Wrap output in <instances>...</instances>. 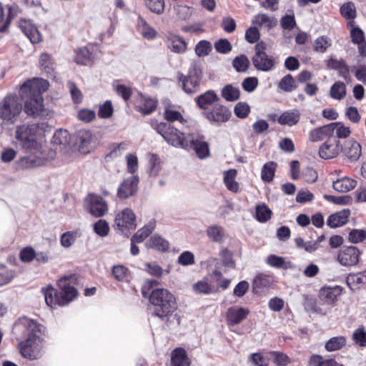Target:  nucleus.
Returning <instances> with one entry per match:
<instances>
[{
	"mask_svg": "<svg viewBox=\"0 0 366 366\" xmlns=\"http://www.w3.org/2000/svg\"><path fill=\"white\" fill-rule=\"evenodd\" d=\"M279 88L286 92H291L296 89L297 84L291 74H287L278 84Z\"/></svg>",
	"mask_w": 366,
	"mask_h": 366,
	"instance_id": "nucleus-41",
	"label": "nucleus"
},
{
	"mask_svg": "<svg viewBox=\"0 0 366 366\" xmlns=\"http://www.w3.org/2000/svg\"><path fill=\"white\" fill-rule=\"evenodd\" d=\"M320 298L322 301L331 304L335 301L336 295L331 288H322L320 291Z\"/></svg>",
	"mask_w": 366,
	"mask_h": 366,
	"instance_id": "nucleus-57",
	"label": "nucleus"
},
{
	"mask_svg": "<svg viewBox=\"0 0 366 366\" xmlns=\"http://www.w3.org/2000/svg\"><path fill=\"white\" fill-rule=\"evenodd\" d=\"M204 116L211 122L223 123L229 120L231 112L227 107L216 104L211 110L205 112Z\"/></svg>",
	"mask_w": 366,
	"mask_h": 366,
	"instance_id": "nucleus-13",
	"label": "nucleus"
},
{
	"mask_svg": "<svg viewBox=\"0 0 366 366\" xmlns=\"http://www.w3.org/2000/svg\"><path fill=\"white\" fill-rule=\"evenodd\" d=\"M249 110V107L247 103L239 102L234 107V112L237 117L244 118L248 115Z\"/></svg>",
	"mask_w": 366,
	"mask_h": 366,
	"instance_id": "nucleus-61",
	"label": "nucleus"
},
{
	"mask_svg": "<svg viewBox=\"0 0 366 366\" xmlns=\"http://www.w3.org/2000/svg\"><path fill=\"white\" fill-rule=\"evenodd\" d=\"M136 217L134 212L129 209H124L115 218L117 227L124 232V229H134L136 227Z\"/></svg>",
	"mask_w": 366,
	"mask_h": 366,
	"instance_id": "nucleus-14",
	"label": "nucleus"
},
{
	"mask_svg": "<svg viewBox=\"0 0 366 366\" xmlns=\"http://www.w3.org/2000/svg\"><path fill=\"white\" fill-rule=\"evenodd\" d=\"M48 128V124L44 122L16 127L15 137L17 145L26 152L31 153L30 155L20 159L21 169L38 167L48 161L44 155L45 151L39 150L41 145L37 140Z\"/></svg>",
	"mask_w": 366,
	"mask_h": 366,
	"instance_id": "nucleus-1",
	"label": "nucleus"
},
{
	"mask_svg": "<svg viewBox=\"0 0 366 366\" xmlns=\"http://www.w3.org/2000/svg\"><path fill=\"white\" fill-rule=\"evenodd\" d=\"M218 100L217 94L212 90L207 91L195 99L197 106L204 110L207 109L209 106Z\"/></svg>",
	"mask_w": 366,
	"mask_h": 366,
	"instance_id": "nucleus-21",
	"label": "nucleus"
},
{
	"mask_svg": "<svg viewBox=\"0 0 366 366\" xmlns=\"http://www.w3.org/2000/svg\"><path fill=\"white\" fill-rule=\"evenodd\" d=\"M184 149L194 150L200 159H204L209 154L207 142L195 139L193 134H191L187 142V146Z\"/></svg>",
	"mask_w": 366,
	"mask_h": 366,
	"instance_id": "nucleus-17",
	"label": "nucleus"
},
{
	"mask_svg": "<svg viewBox=\"0 0 366 366\" xmlns=\"http://www.w3.org/2000/svg\"><path fill=\"white\" fill-rule=\"evenodd\" d=\"M75 145L82 153H88L96 145V139L90 130L79 129L75 134Z\"/></svg>",
	"mask_w": 366,
	"mask_h": 366,
	"instance_id": "nucleus-10",
	"label": "nucleus"
},
{
	"mask_svg": "<svg viewBox=\"0 0 366 366\" xmlns=\"http://www.w3.org/2000/svg\"><path fill=\"white\" fill-rule=\"evenodd\" d=\"M23 110L21 97L7 94L0 102V118L14 124Z\"/></svg>",
	"mask_w": 366,
	"mask_h": 366,
	"instance_id": "nucleus-6",
	"label": "nucleus"
},
{
	"mask_svg": "<svg viewBox=\"0 0 366 366\" xmlns=\"http://www.w3.org/2000/svg\"><path fill=\"white\" fill-rule=\"evenodd\" d=\"M168 48L175 53H183L187 48L185 41L176 35H171L167 38V41Z\"/></svg>",
	"mask_w": 366,
	"mask_h": 366,
	"instance_id": "nucleus-28",
	"label": "nucleus"
},
{
	"mask_svg": "<svg viewBox=\"0 0 366 366\" xmlns=\"http://www.w3.org/2000/svg\"><path fill=\"white\" fill-rule=\"evenodd\" d=\"M265 49L264 42L257 43L255 46V54L252 58L254 66L262 71H269L274 66L273 59L266 54Z\"/></svg>",
	"mask_w": 366,
	"mask_h": 366,
	"instance_id": "nucleus-9",
	"label": "nucleus"
},
{
	"mask_svg": "<svg viewBox=\"0 0 366 366\" xmlns=\"http://www.w3.org/2000/svg\"><path fill=\"white\" fill-rule=\"evenodd\" d=\"M74 61L81 65H88L93 61L94 56L89 46L79 48L75 50Z\"/></svg>",
	"mask_w": 366,
	"mask_h": 366,
	"instance_id": "nucleus-26",
	"label": "nucleus"
},
{
	"mask_svg": "<svg viewBox=\"0 0 366 366\" xmlns=\"http://www.w3.org/2000/svg\"><path fill=\"white\" fill-rule=\"evenodd\" d=\"M206 232L209 239L212 242L220 243L224 239V230L219 225L214 224L208 227Z\"/></svg>",
	"mask_w": 366,
	"mask_h": 366,
	"instance_id": "nucleus-31",
	"label": "nucleus"
},
{
	"mask_svg": "<svg viewBox=\"0 0 366 366\" xmlns=\"http://www.w3.org/2000/svg\"><path fill=\"white\" fill-rule=\"evenodd\" d=\"M309 363L310 366H344L333 359L324 360L322 356L318 355L311 356Z\"/></svg>",
	"mask_w": 366,
	"mask_h": 366,
	"instance_id": "nucleus-37",
	"label": "nucleus"
},
{
	"mask_svg": "<svg viewBox=\"0 0 366 366\" xmlns=\"http://www.w3.org/2000/svg\"><path fill=\"white\" fill-rule=\"evenodd\" d=\"M349 240L352 243H359L366 239V231L363 229H352L349 233Z\"/></svg>",
	"mask_w": 366,
	"mask_h": 366,
	"instance_id": "nucleus-53",
	"label": "nucleus"
},
{
	"mask_svg": "<svg viewBox=\"0 0 366 366\" xmlns=\"http://www.w3.org/2000/svg\"><path fill=\"white\" fill-rule=\"evenodd\" d=\"M159 284L154 280L146 281L142 287V294L154 306L153 315L167 320L177 308L176 298L167 289L156 288Z\"/></svg>",
	"mask_w": 366,
	"mask_h": 366,
	"instance_id": "nucleus-2",
	"label": "nucleus"
},
{
	"mask_svg": "<svg viewBox=\"0 0 366 366\" xmlns=\"http://www.w3.org/2000/svg\"><path fill=\"white\" fill-rule=\"evenodd\" d=\"M277 164L273 161L264 164L261 171V178L264 182H270L273 180Z\"/></svg>",
	"mask_w": 366,
	"mask_h": 366,
	"instance_id": "nucleus-34",
	"label": "nucleus"
},
{
	"mask_svg": "<svg viewBox=\"0 0 366 366\" xmlns=\"http://www.w3.org/2000/svg\"><path fill=\"white\" fill-rule=\"evenodd\" d=\"M249 311L247 309L239 307H231L227 310L226 319L228 325L234 326L242 322L249 315Z\"/></svg>",
	"mask_w": 366,
	"mask_h": 366,
	"instance_id": "nucleus-18",
	"label": "nucleus"
},
{
	"mask_svg": "<svg viewBox=\"0 0 366 366\" xmlns=\"http://www.w3.org/2000/svg\"><path fill=\"white\" fill-rule=\"evenodd\" d=\"M267 263L268 264H269L270 266L277 267V268L285 267V259L282 257H280V256H277L275 254L269 255L267 258Z\"/></svg>",
	"mask_w": 366,
	"mask_h": 366,
	"instance_id": "nucleus-62",
	"label": "nucleus"
},
{
	"mask_svg": "<svg viewBox=\"0 0 366 366\" xmlns=\"http://www.w3.org/2000/svg\"><path fill=\"white\" fill-rule=\"evenodd\" d=\"M340 151L351 161H357L361 155V146L354 140H347L340 147Z\"/></svg>",
	"mask_w": 366,
	"mask_h": 366,
	"instance_id": "nucleus-19",
	"label": "nucleus"
},
{
	"mask_svg": "<svg viewBox=\"0 0 366 366\" xmlns=\"http://www.w3.org/2000/svg\"><path fill=\"white\" fill-rule=\"evenodd\" d=\"M108 210L107 202L99 196L90 195L88 197V211L96 217L104 216Z\"/></svg>",
	"mask_w": 366,
	"mask_h": 366,
	"instance_id": "nucleus-16",
	"label": "nucleus"
},
{
	"mask_svg": "<svg viewBox=\"0 0 366 366\" xmlns=\"http://www.w3.org/2000/svg\"><path fill=\"white\" fill-rule=\"evenodd\" d=\"M178 263L184 266L193 264L194 263V256L191 252L185 251L179 256Z\"/></svg>",
	"mask_w": 366,
	"mask_h": 366,
	"instance_id": "nucleus-64",
	"label": "nucleus"
},
{
	"mask_svg": "<svg viewBox=\"0 0 366 366\" xmlns=\"http://www.w3.org/2000/svg\"><path fill=\"white\" fill-rule=\"evenodd\" d=\"M54 145L62 146L66 148L70 145V135L66 130L59 129L55 132L51 139Z\"/></svg>",
	"mask_w": 366,
	"mask_h": 366,
	"instance_id": "nucleus-30",
	"label": "nucleus"
},
{
	"mask_svg": "<svg viewBox=\"0 0 366 366\" xmlns=\"http://www.w3.org/2000/svg\"><path fill=\"white\" fill-rule=\"evenodd\" d=\"M330 45L329 39L322 36L315 41L314 49L317 52L324 53Z\"/></svg>",
	"mask_w": 366,
	"mask_h": 366,
	"instance_id": "nucleus-49",
	"label": "nucleus"
},
{
	"mask_svg": "<svg viewBox=\"0 0 366 366\" xmlns=\"http://www.w3.org/2000/svg\"><path fill=\"white\" fill-rule=\"evenodd\" d=\"M222 97L229 102H234L239 97V90L232 84L225 86L222 90Z\"/></svg>",
	"mask_w": 366,
	"mask_h": 366,
	"instance_id": "nucleus-40",
	"label": "nucleus"
},
{
	"mask_svg": "<svg viewBox=\"0 0 366 366\" xmlns=\"http://www.w3.org/2000/svg\"><path fill=\"white\" fill-rule=\"evenodd\" d=\"M352 340L360 347L366 346V332L363 327L356 329L352 334Z\"/></svg>",
	"mask_w": 366,
	"mask_h": 366,
	"instance_id": "nucleus-46",
	"label": "nucleus"
},
{
	"mask_svg": "<svg viewBox=\"0 0 366 366\" xmlns=\"http://www.w3.org/2000/svg\"><path fill=\"white\" fill-rule=\"evenodd\" d=\"M212 44L207 40H202L197 43L195 46L196 54L201 57L207 56L212 51Z\"/></svg>",
	"mask_w": 366,
	"mask_h": 366,
	"instance_id": "nucleus-43",
	"label": "nucleus"
},
{
	"mask_svg": "<svg viewBox=\"0 0 366 366\" xmlns=\"http://www.w3.org/2000/svg\"><path fill=\"white\" fill-rule=\"evenodd\" d=\"M345 345L346 339L344 336L333 337L326 342L325 348L328 352H333L342 349Z\"/></svg>",
	"mask_w": 366,
	"mask_h": 366,
	"instance_id": "nucleus-35",
	"label": "nucleus"
},
{
	"mask_svg": "<svg viewBox=\"0 0 366 366\" xmlns=\"http://www.w3.org/2000/svg\"><path fill=\"white\" fill-rule=\"evenodd\" d=\"M35 253V250L31 247H27L20 252L19 257L22 262H30L34 259Z\"/></svg>",
	"mask_w": 366,
	"mask_h": 366,
	"instance_id": "nucleus-63",
	"label": "nucleus"
},
{
	"mask_svg": "<svg viewBox=\"0 0 366 366\" xmlns=\"http://www.w3.org/2000/svg\"><path fill=\"white\" fill-rule=\"evenodd\" d=\"M94 231L98 235L105 237L109 231V224L105 220L99 219L94 224Z\"/></svg>",
	"mask_w": 366,
	"mask_h": 366,
	"instance_id": "nucleus-50",
	"label": "nucleus"
},
{
	"mask_svg": "<svg viewBox=\"0 0 366 366\" xmlns=\"http://www.w3.org/2000/svg\"><path fill=\"white\" fill-rule=\"evenodd\" d=\"M324 198L325 199L328 200L329 202H331L334 204H340V205L349 204L352 202V198L348 195L337 197V196L326 194L324 196Z\"/></svg>",
	"mask_w": 366,
	"mask_h": 366,
	"instance_id": "nucleus-54",
	"label": "nucleus"
},
{
	"mask_svg": "<svg viewBox=\"0 0 366 366\" xmlns=\"http://www.w3.org/2000/svg\"><path fill=\"white\" fill-rule=\"evenodd\" d=\"M113 114V107L111 101H106L102 105L99 107L98 115L101 118H109Z\"/></svg>",
	"mask_w": 366,
	"mask_h": 366,
	"instance_id": "nucleus-55",
	"label": "nucleus"
},
{
	"mask_svg": "<svg viewBox=\"0 0 366 366\" xmlns=\"http://www.w3.org/2000/svg\"><path fill=\"white\" fill-rule=\"evenodd\" d=\"M137 25L139 31L144 38L152 39L155 37L157 34L156 31L140 16L138 17Z\"/></svg>",
	"mask_w": 366,
	"mask_h": 366,
	"instance_id": "nucleus-29",
	"label": "nucleus"
},
{
	"mask_svg": "<svg viewBox=\"0 0 366 366\" xmlns=\"http://www.w3.org/2000/svg\"><path fill=\"white\" fill-rule=\"evenodd\" d=\"M300 119V113L297 109L288 110L283 112L278 119V122L282 125L290 127L297 124Z\"/></svg>",
	"mask_w": 366,
	"mask_h": 366,
	"instance_id": "nucleus-25",
	"label": "nucleus"
},
{
	"mask_svg": "<svg viewBox=\"0 0 366 366\" xmlns=\"http://www.w3.org/2000/svg\"><path fill=\"white\" fill-rule=\"evenodd\" d=\"M139 179L137 176H131L126 179L117 189V196L120 199H127L136 194Z\"/></svg>",
	"mask_w": 366,
	"mask_h": 366,
	"instance_id": "nucleus-12",
	"label": "nucleus"
},
{
	"mask_svg": "<svg viewBox=\"0 0 366 366\" xmlns=\"http://www.w3.org/2000/svg\"><path fill=\"white\" fill-rule=\"evenodd\" d=\"M75 281V276H65L57 282L59 291L51 286L42 288L46 303L49 306L53 305L64 306L71 302L77 295V291L72 285Z\"/></svg>",
	"mask_w": 366,
	"mask_h": 366,
	"instance_id": "nucleus-5",
	"label": "nucleus"
},
{
	"mask_svg": "<svg viewBox=\"0 0 366 366\" xmlns=\"http://www.w3.org/2000/svg\"><path fill=\"white\" fill-rule=\"evenodd\" d=\"M252 24L259 25V26L267 24L268 28H272L276 24V20L270 19L266 14H262L254 16V19L252 20Z\"/></svg>",
	"mask_w": 366,
	"mask_h": 366,
	"instance_id": "nucleus-47",
	"label": "nucleus"
},
{
	"mask_svg": "<svg viewBox=\"0 0 366 366\" xmlns=\"http://www.w3.org/2000/svg\"><path fill=\"white\" fill-rule=\"evenodd\" d=\"M202 78V70L199 63L192 62L187 76L182 73L178 74V81L182 82L183 90L189 94L199 91V84Z\"/></svg>",
	"mask_w": 366,
	"mask_h": 366,
	"instance_id": "nucleus-7",
	"label": "nucleus"
},
{
	"mask_svg": "<svg viewBox=\"0 0 366 366\" xmlns=\"http://www.w3.org/2000/svg\"><path fill=\"white\" fill-rule=\"evenodd\" d=\"M332 98L341 100L346 96V86L342 81H336L330 88V92Z\"/></svg>",
	"mask_w": 366,
	"mask_h": 366,
	"instance_id": "nucleus-38",
	"label": "nucleus"
},
{
	"mask_svg": "<svg viewBox=\"0 0 366 366\" xmlns=\"http://www.w3.org/2000/svg\"><path fill=\"white\" fill-rule=\"evenodd\" d=\"M147 246L159 251H167L169 249V242L157 234L153 235Z\"/></svg>",
	"mask_w": 366,
	"mask_h": 366,
	"instance_id": "nucleus-36",
	"label": "nucleus"
},
{
	"mask_svg": "<svg viewBox=\"0 0 366 366\" xmlns=\"http://www.w3.org/2000/svg\"><path fill=\"white\" fill-rule=\"evenodd\" d=\"M157 132L171 145L185 148L187 146V142L191 136L188 134L187 136L180 132L176 128L172 127L169 123L160 122L157 125Z\"/></svg>",
	"mask_w": 366,
	"mask_h": 366,
	"instance_id": "nucleus-8",
	"label": "nucleus"
},
{
	"mask_svg": "<svg viewBox=\"0 0 366 366\" xmlns=\"http://www.w3.org/2000/svg\"><path fill=\"white\" fill-rule=\"evenodd\" d=\"M146 6L154 14H162L164 11V0H144Z\"/></svg>",
	"mask_w": 366,
	"mask_h": 366,
	"instance_id": "nucleus-42",
	"label": "nucleus"
},
{
	"mask_svg": "<svg viewBox=\"0 0 366 366\" xmlns=\"http://www.w3.org/2000/svg\"><path fill=\"white\" fill-rule=\"evenodd\" d=\"M193 289L198 294L209 295L214 293L215 290L207 282L199 281L194 285Z\"/></svg>",
	"mask_w": 366,
	"mask_h": 366,
	"instance_id": "nucleus-52",
	"label": "nucleus"
},
{
	"mask_svg": "<svg viewBox=\"0 0 366 366\" xmlns=\"http://www.w3.org/2000/svg\"><path fill=\"white\" fill-rule=\"evenodd\" d=\"M48 88L49 82L39 78L28 80L20 86L19 95L24 104V111L28 116L44 117L49 114L48 110L44 109L41 95Z\"/></svg>",
	"mask_w": 366,
	"mask_h": 366,
	"instance_id": "nucleus-3",
	"label": "nucleus"
},
{
	"mask_svg": "<svg viewBox=\"0 0 366 366\" xmlns=\"http://www.w3.org/2000/svg\"><path fill=\"white\" fill-rule=\"evenodd\" d=\"M19 27L31 43L36 44L41 41V34L37 28L29 22L24 21L20 24Z\"/></svg>",
	"mask_w": 366,
	"mask_h": 366,
	"instance_id": "nucleus-23",
	"label": "nucleus"
},
{
	"mask_svg": "<svg viewBox=\"0 0 366 366\" xmlns=\"http://www.w3.org/2000/svg\"><path fill=\"white\" fill-rule=\"evenodd\" d=\"M258 85V79L257 77H247L242 83V88L247 92H253Z\"/></svg>",
	"mask_w": 366,
	"mask_h": 366,
	"instance_id": "nucleus-60",
	"label": "nucleus"
},
{
	"mask_svg": "<svg viewBox=\"0 0 366 366\" xmlns=\"http://www.w3.org/2000/svg\"><path fill=\"white\" fill-rule=\"evenodd\" d=\"M340 152V142L335 138L327 139L319 149L321 158L329 159L336 157Z\"/></svg>",
	"mask_w": 366,
	"mask_h": 366,
	"instance_id": "nucleus-11",
	"label": "nucleus"
},
{
	"mask_svg": "<svg viewBox=\"0 0 366 366\" xmlns=\"http://www.w3.org/2000/svg\"><path fill=\"white\" fill-rule=\"evenodd\" d=\"M350 214L349 209H343L335 214L329 216L327 220V224L332 228L341 227L346 224Z\"/></svg>",
	"mask_w": 366,
	"mask_h": 366,
	"instance_id": "nucleus-20",
	"label": "nucleus"
},
{
	"mask_svg": "<svg viewBox=\"0 0 366 366\" xmlns=\"http://www.w3.org/2000/svg\"><path fill=\"white\" fill-rule=\"evenodd\" d=\"M269 354L274 357V363L277 366H285L290 362V357L283 352L273 351Z\"/></svg>",
	"mask_w": 366,
	"mask_h": 366,
	"instance_id": "nucleus-56",
	"label": "nucleus"
},
{
	"mask_svg": "<svg viewBox=\"0 0 366 366\" xmlns=\"http://www.w3.org/2000/svg\"><path fill=\"white\" fill-rule=\"evenodd\" d=\"M237 176V171L235 169H229L224 172V182L227 188L232 192H237L239 190V184L234 180Z\"/></svg>",
	"mask_w": 366,
	"mask_h": 366,
	"instance_id": "nucleus-33",
	"label": "nucleus"
},
{
	"mask_svg": "<svg viewBox=\"0 0 366 366\" xmlns=\"http://www.w3.org/2000/svg\"><path fill=\"white\" fill-rule=\"evenodd\" d=\"M39 65L46 73L53 71V62L51 56L48 54H42L39 59Z\"/></svg>",
	"mask_w": 366,
	"mask_h": 366,
	"instance_id": "nucleus-51",
	"label": "nucleus"
},
{
	"mask_svg": "<svg viewBox=\"0 0 366 366\" xmlns=\"http://www.w3.org/2000/svg\"><path fill=\"white\" fill-rule=\"evenodd\" d=\"M256 218L259 222H264L271 217L272 211L265 205H257L256 207Z\"/></svg>",
	"mask_w": 366,
	"mask_h": 366,
	"instance_id": "nucleus-44",
	"label": "nucleus"
},
{
	"mask_svg": "<svg viewBox=\"0 0 366 366\" xmlns=\"http://www.w3.org/2000/svg\"><path fill=\"white\" fill-rule=\"evenodd\" d=\"M249 64L248 58L244 54L236 56L232 61L233 67L239 73L246 72L249 69Z\"/></svg>",
	"mask_w": 366,
	"mask_h": 366,
	"instance_id": "nucleus-39",
	"label": "nucleus"
},
{
	"mask_svg": "<svg viewBox=\"0 0 366 366\" xmlns=\"http://www.w3.org/2000/svg\"><path fill=\"white\" fill-rule=\"evenodd\" d=\"M157 108V102L153 99H144L143 104L140 107V111L144 114H149Z\"/></svg>",
	"mask_w": 366,
	"mask_h": 366,
	"instance_id": "nucleus-58",
	"label": "nucleus"
},
{
	"mask_svg": "<svg viewBox=\"0 0 366 366\" xmlns=\"http://www.w3.org/2000/svg\"><path fill=\"white\" fill-rule=\"evenodd\" d=\"M360 251L356 247H343L339 254L338 260L342 265L353 266L359 262Z\"/></svg>",
	"mask_w": 366,
	"mask_h": 366,
	"instance_id": "nucleus-15",
	"label": "nucleus"
},
{
	"mask_svg": "<svg viewBox=\"0 0 366 366\" xmlns=\"http://www.w3.org/2000/svg\"><path fill=\"white\" fill-rule=\"evenodd\" d=\"M280 24L282 29L285 30H292L296 26V21L294 15H285L280 19Z\"/></svg>",
	"mask_w": 366,
	"mask_h": 366,
	"instance_id": "nucleus-59",
	"label": "nucleus"
},
{
	"mask_svg": "<svg viewBox=\"0 0 366 366\" xmlns=\"http://www.w3.org/2000/svg\"><path fill=\"white\" fill-rule=\"evenodd\" d=\"M16 326L23 328L28 335V337L19 344L21 355L30 360L40 359L44 353L43 339L39 336L44 332V326L26 317L20 318Z\"/></svg>",
	"mask_w": 366,
	"mask_h": 366,
	"instance_id": "nucleus-4",
	"label": "nucleus"
},
{
	"mask_svg": "<svg viewBox=\"0 0 366 366\" xmlns=\"http://www.w3.org/2000/svg\"><path fill=\"white\" fill-rule=\"evenodd\" d=\"M172 366H189L190 361L187 352L182 347L174 349L171 355Z\"/></svg>",
	"mask_w": 366,
	"mask_h": 366,
	"instance_id": "nucleus-22",
	"label": "nucleus"
},
{
	"mask_svg": "<svg viewBox=\"0 0 366 366\" xmlns=\"http://www.w3.org/2000/svg\"><path fill=\"white\" fill-rule=\"evenodd\" d=\"M214 48L220 54H228L232 49L231 43L227 39H220L214 43Z\"/></svg>",
	"mask_w": 366,
	"mask_h": 366,
	"instance_id": "nucleus-48",
	"label": "nucleus"
},
{
	"mask_svg": "<svg viewBox=\"0 0 366 366\" xmlns=\"http://www.w3.org/2000/svg\"><path fill=\"white\" fill-rule=\"evenodd\" d=\"M155 222L151 221L147 225L139 229L137 233L132 237V242L137 243L142 242L154 229Z\"/></svg>",
	"mask_w": 366,
	"mask_h": 366,
	"instance_id": "nucleus-32",
	"label": "nucleus"
},
{
	"mask_svg": "<svg viewBox=\"0 0 366 366\" xmlns=\"http://www.w3.org/2000/svg\"><path fill=\"white\" fill-rule=\"evenodd\" d=\"M340 13L347 19H354L356 17V9L354 3L349 1L342 5Z\"/></svg>",
	"mask_w": 366,
	"mask_h": 366,
	"instance_id": "nucleus-45",
	"label": "nucleus"
},
{
	"mask_svg": "<svg viewBox=\"0 0 366 366\" xmlns=\"http://www.w3.org/2000/svg\"><path fill=\"white\" fill-rule=\"evenodd\" d=\"M273 283V277L269 274H259L255 277L252 288L255 292H259L269 288Z\"/></svg>",
	"mask_w": 366,
	"mask_h": 366,
	"instance_id": "nucleus-24",
	"label": "nucleus"
},
{
	"mask_svg": "<svg viewBox=\"0 0 366 366\" xmlns=\"http://www.w3.org/2000/svg\"><path fill=\"white\" fill-rule=\"evenodd\" d=\"M357 182L349 177H342L333 182L332 187L338 192H347L354 189Z\"/></svg>",
	"mask_w": 366,
	"mask_h": 366,
	"instance_id": "nucleus-27",
	"label": "nucleus"
}]
</instances>
